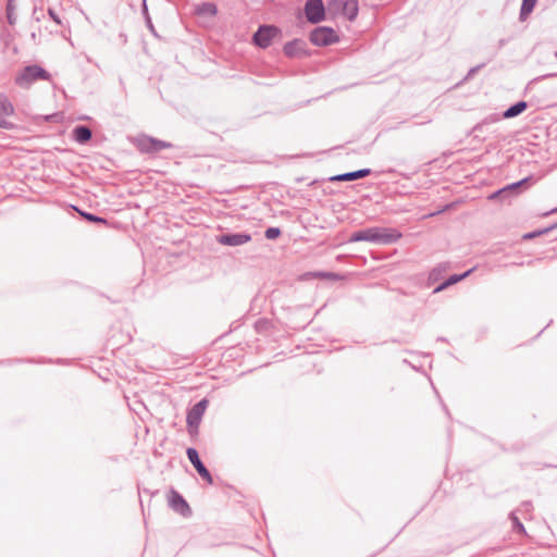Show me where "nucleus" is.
<instances>
[{
    "label": "nucleus",
    "mask_w": 557,
    "mask_h": 557,
    "mask_svg": "<svg viewBox=\"0 0 557 557\" xmlns=\"http://www.w3.org/2000/svg\"><path fill=\"white\" fill-rule=\"evenodd\" d=\"M51 75L39 65H27L18 72L14 83L21 88H29L36 81H50Z\"/></svg>",
    "instance_id": "obj_1"
},
{
    "label": "nucleus",
    "mask_w": 557,
    "mask_h": 557,
    "mask_svg": "<svg viewBox=\"0 0 557 557\" xmlns=\"http://www.w3.org/2000/svg\"><path fill=\"white\" fill-rule=\"evenodd\" d=\"M209 405V401L203 398L197 404H195L188 411L186 416V424H187V431L190 436H195L198 434V429L200 425V422L202 420V417L207 410V407Z\"/></svg>",
    "instance_id": "obj_2"
},
{
    "label": "nucleus",
    "mask_w": 557,
    "mask_h": 557,
    "mask_svg": "<svg viewBox=\"0 0 557 557\" xmlns=\"http://www.w3.org/2000/svg\"><path fill=\"white\" fill-rule=\"evenodd\" d=\"M309 39L312 45L318 47L330 46L339 40L336 32L326 26L315 27L309 35Z\"/></svg>",
    "instance_id": "obj_3"
},
{
    "label": "nucleus",
    "mask_w": 557,
    "mask_h": 557,
    "mask_svg": "<svg viewBox=\"0 0 557 557\" xmlns=\"http://www.w3.org/2000/svg\"><path fill=\"white\" fill-rule=\"evenodd\" d=\"M280 34L281 29L275 25H261L253 34L252 40L256 46L267 49Z\"/></svg>",
    "instance_id": "obj_4"
},
{
    "label": "nucleus",
    "mask_w": 557,
    "mask_h": 557,
    "mask_svg": "<svg viewBox=\"0 0 557 557\" xmlns=\"http://www.w3.org/2000/svg\"><path fill=\"white\" fill-rule=\"evenodd\" d=\"M171 147L170 143L147 135H141L136 139V148L143 153H157Z\"/></svg>",
    "instance_id": "obj_5"
},
{
    "label": "nucleus",
    "mask_w": 557,
    "mask_h": 557,
    "mask_svg": "<svg viewBox=\"0 0 557 557\" xmlns=\"http://www.w3.org/2000/svg\"><path fill=\"white\" fill-rule=\"evenodd\" d=\"M305 15L309 23L318 24L325 18V8L322 0H307Z\"/></svg>",
    "instance_id": "obj_6"
},
{
    "label": "nucleus",
    "mask_w": 557,
    "mask_h": 557,
    "mask_svg": "<svg viewBox=\"0 0 557 557\" xmlns=\"http://www.w3.org/2000/svg\"><path fill=\"white\" fill-rule=\"evenodd\" d=\"M186 455L190 463L195 467L198 474L205 480L208 484H213V479L209 470L206 468L203 462L199 458V454L196 448L188 447L186 449Z\"/></svg>",
    "instance_id": "obj_7"
},
{
    "label": "nucleus",
    "mask_w": 557,
    "mask_h": 557,
    "mask_svg": "<svg viewBox=\"0 0 557 557\" xmlns=\"http://www.w3.org/2000/svg\"><path fill=\"white\" fill-rule=\"evenodd\" d=\"M169 506L175 512L182 515L183 517H189L191 515V509L185 498L175 490H171L169 497Z\"/></svg>",
    "instance_id": "obj_8"
},
{
    "label": "nucleus",
    "mask_w": 557,
    "mask_h": 557,
    "mask_svg": "<svg viewBox=\"0 0 557 557\" xmlns=\"http://www.w3.org/2000/svg\"><path fill=\"white\" fill-rule=\"evenodd\" d=\"M283 52L288 58H304L308 55L307 45L302 39H293L283 47Z\"/></svg>",
    "instance_id": "obj_9"
},
{
    "label": "nucleus",
    "mask_w": 557,
    "mask_h": 557,
    "mask_svg": "<svg viewBox=\"0 0 557 557\" xmlns=\"http://www.w3.org/2000/svg\"><path fill=\"white\" fill-rule=\"evenodd\" d=\"M383 239V232L379 227L366 228L355 232L351 235L352 242L379 243Z\"/></svg>",
    "instance_id": "obj_10"
},
{
    "label": "nucleus",
    "mask_w": 557,
    "mask_h": 557,
    "mask_svg": "<svg viewBox=\"0 0 557 557\" xmlns=\"http://www.w3.org/2000/svg\"><path fill=\"white\" fill-rule=\"evenodd\" d=\"M219 243L226 246H240L251 240V236L247 233L222 234Z\"/></svg>",
    "instance_id": "obj_11"
},
{
    "label": "nucleus",
    "mask_w": 557,
    "mask_h": 557,
    "mask_svg": "<svg viewBox=\"0 0 557 557\" xmlns=\"http://www.w3.org/2000/svg\"><path fill=\"white\" fill-rule=\"evenodd\" d=\"M530 181L529 177H525L517 183H512L495 193H493L491 196H490V199H497V198H500V199H507L509 197V195L516 190L517 188H519L520 186L527 184L528 182Z\"/></svg>",
    "instance_id": "obj_12"
},
{
    "label": "nucleus",
    "mask_w": 557,
    "mask_h": 557,
    "mask_svg": "<svg viewBox=\"0 0 557 557\" xmlns=\"http://www.w3.org/2000/svg\"><path fill=\"white\" fill-rule=\"evenodd\" d=\"M92 132L88 126L78 125L73 129V139L79 144H85L91 139Z\"/></svg>",
    "instance_id": "obj_13"
},
{
    "label": "nucleus",
    "mask_w": 557,
    "mask_h": 557,
    "mask_svg": "<svg viewBox=\"0 0 557 557\" xmlns=\"http://www.w3.org/2000/svg\"><path fill=\"white\" fill-rule=\"evenodd\" d=\"M472 272V269L471 270H468L467 272L462 273V274H454V275H450L447 280H445L442 284H440L437 287L434 288L433 293L434 294H437L444 289H446L447 287L462 281L463 278H466L470 273Z\"/></svg>",
    "instance_id": "obj_14"
},
{
    "label": "nucleus",
    "mask_w": 557,
    "mask_h": 557,
    "mask_svg": "<svg viewBox=\"0 0 557 557\" xmlns=\"http://www.w3.org/2000/svg\"><path fill=\"white\" fill-rule=\"evenodd\" d=\"M342 13L345 17H347L349 21H352L356 18L358 14V2L357 0H344V3H342Z\"/></svg>",
    "instance_id": "obj_15"
},
{
    "label": "nucleus",
    "mask_w": 557,
    "mask_h": 557,
    "mask_svg": "<svg viewBox=\"0 0 557 557\" xmlns=\"http://www.w3.org/2000/svg\"><path fill=\"white\" fill-rule=\"evenodd\" d=\"M449 269V263L442 262L438 263L436 267H434L428 277V284H434L435 282L440 281L444 273Z\"/></svg>",
    "instance_id": "obj_16"
},
{
    "label": "nucleus",
    "mask_w": 557,
    "mask_h": 557,
    "mask_svg": "<svg viewBox=\"0 0 557 557\" xmlns=\"http://www.w3.org/2000/svg\"><path fill=\"white\" fill-rule=\"evenodd\" d=\"M14 114V106L9 99V97L4 94H0V115L7 119Z\"/></svg>",
    "instance_id": "obj_17"
},
{
    "label": "nucleus",
    "mask_w": 557,
    "mask_h": 557,
    "mask_svg": "<svg viewBox=\"0 0 557 557\" xmlns=\"http://www.w3.org/2000/svg\"><path fill=\"white\" fill-rule=\"evenodd\" d=\"M528 104L525 101H518L517 103L512 104L511 107H509L504 113H503V117L504 119H511V117H515L519 114H521L525 109H527Z\"/></svg>",
    "instance_id": "obj_18"
},
{
    "label": "nucleus",
    "mask_w": 557,
    "mask_h": 557,
    "mask_svg": "<svg viewBox=\"0 0 557 557\" xmlns=\"http://www.w3.org/2000/svg\"><path fill=\"white\" fill-rule=\"evenodd\" d=\"M253 327L258 334L265 335L273 329V323L267 318H260L255 322Z\"/></svg>",
    "instance_id": "obj_19"
},
{
    "label": "nucleus",
    "mask_w": 557,
    "mask_h": 557,
    "mask_svg": "<svg viewBox=\"0 0 557 557\" xmlns=\"http://www.w3.org/2000/svg\"><path fill=\"white\" fill-rule=\"evenodd\" d=\"M536 4V0H522L519 18L520 21H524L530 13L533 11Z\"/></svg>",
    "instance_id": "obj_20"
},
{
    "label": "nucleus",
    "mask_w": 557,
    "mask_h": 557,
    "mask_svg": "<svg viewBox=\"0 0 557 557\" xmlns=\"http://www.w3.org/2000/svg\"><path fill=\"white\" fill-rule=\"evenodd\" d=\"M197 13L201 15H215L218 12V8L212 2H203L197 7Z\"/></svg>",
    "instance_id": "obj_21"
},
{
    "label": "nucleus",
    "mask_w": 557,
    "mask_h": 557,
    "mask_svg": "<svg viewBox=\"0 0 557 557\" xmlns=\"http://www.w3.org/2000/svg\"><path fill=\"white\" fill-rule=\"evenodd\" d=\"M401 237V234L395 228H385V245L394 243Z\"/></svg>",
    "instance_id": "obj_22"
},
{
    "label": "nucleus",
    "mask_w": 557,
    "mask_h": 557,
    "mask_svg": "<svg viewBox=\"0 0 557 557\" xmlns=\"http://www.w3.org/2000/svg\"><path fill=\"white\" fill-rule=\"evenodd\" d=\"M14 0H8V3H7V18H8V23L10 25H14L15 23V15H14V10H15V7H14Z\"/></svg>",
    "instance_id": "obj_23"
},
{
    "label": "nucleus",
    "mask_w": 557,
    "mask_h": 557,
    "mask_svg": "<svg viewBox=\"0 0 557 557\" xmlns=\"http://www.w3.org/2000/svg\"><path fill=\"white\" fill-rule=\"evenodd\" d=\"M358 180L356 171L354 172H347L344 174L336 175L331 178V181H337V182H348V181H355Z\"/></svg>",
    "instance_id": "obj_24"
},
{
    "label": "nucleus",
    "mask_w": 557,
    "mask_h": 557,
    "mask_svg": "<svg viewBox=\"0 0 557 557\" xmlns=\"http://www.w3.org/2000/svg\"><path fill=\"white\" fill-rule=\"evenodd\" d=\"M81 215L89 221V222H92V223H99V224H104L107 225L108 224V221L101 216H98V215H95L92 213H87V212H81Z\"/></svg>",
    "instance_id": "obj_25"
},
{
    "label": "nucleus",
    "mask_w": 557,
    "mask_h": 557,
    "mask_svg": "<svg viewBox=\"0 0 557 557\" xmlns=\"http://www.w3.org/2000/svg\"><path fill=\"white\" fill-rule=\"evenodd\" d=\"M509 517L512 521L513 530L519 533H525V529L523 524L520 522L519 518L516 516V513L511 512Z\"/></svg>",
    "instance_id": "obj_26"
},
{
    "label": "nucleus",
    "mask_w": 557,
    "mask_h": 557,
    "mask_svg": "<svg viewBox=\"0 0 557 557\" xmlns=\"http://www.w3.org/2000/svg\"><path fill=\"white\" fill-rule=\"evenodd\" d=\"M281 235L278 227H269L265 230L264 236L267 239H275Z\"/></svg>",
    "instance_id": "obj_27"
},
{
    "label": "nucleus",
    "mask_w": 557,
    "mask_h": 557,
    "mask_svg": "<svg viewBox=\"0 0 557 557\" xmlns=\"http://www.w3.org/2000/svg\"><path fill=\"white\" fill-rule=\"evenodd\" d=\"M499 121V116L496 115V114H493V115H490L487 117H485L482 122H480L476 126H475V129H482V127L486 124H490V123H495Z\"/></svg>",
    "instance_id": "obj_28"
},
{
    "label": "nucleus",
    "mask_w": 557,
    "mask_h": 557,
    "mask_svg": "<svg viewBox=\"0 0 557 557\" xmlns=\"http://www.w3.org/2000/svg\"><path fill=\"white\" fill-rule=\"evenodd\" d=\"M342 3H344V0H332L329 2V11L338 12L342 10Z\"/></svg>",
    "instance_id": "obj_29"
},
{
    "label": "nucleus",
    "mask_w": 557,
    "mask_h": 557,
    "mask_svg": "<svg viewBox=\"0 0 557 557\" xmlns=\"http://www.w3.org/2000/svg\"><path fill=\"white\" fill-rule=\"evenodd\" d=\"M48 14L54 23H57L58 25L62 24L61 18L59 17V15L57 14V12L53 9L49 8Z\"/></svg>",
    "instance_id": "obj_30"
},
{
    "label": "nucleus",
    "mask_w": 557,
    "mask_h": 557,
    "mask_svg": "<svg viewBox=\"0 0 557 557\" xmlns=\"http://www.w3.org/2000/svg\"><path fill=\"white\" fill-rule=\"evenodd\" d=\"M14 127L13 123L9 122L7 119L0 115V128L12 129Z\"/></svg>",
    "instance_id": "obj_31"
},
{
    "label": "nucleus",
    "mask_w": 557,
    "mask_h": 557,
    "mask_svg": "<svg viewBox=\"0 0 557 557\" xmlns=\"http://www.w3.org/2000/svg\"><path fill=\"white\" fill-rule=\"evenodd\" d=\"M356 173H357V177L358 178H362V177L367 176L370 173V170L369 169H361V170L356 171Z\"/></svg>",
    "instance_id": "obj_32"
},
{
    "label": "nucleus",
    "mask_w": 557,
    "mask_h": 557,
    "mask_svg": "<svg viewBox=\"0 0 557 557\" xmlns=\"http://www.w3.org/2000/svg\"><path fill=\"white\" fill-rule=\"evenodd\" d=\"M145 20H146V24H147V26L149 27V29H150L151 32H154V27H153V24H152V22H151L150 16H149V15H147V17H146Z\"/></svg>",
    "instance_id": "obj_33"
},
{
    "label": "nucleus",
    "mask_w": 557,
    "mask_h": 557,
    "mask_svg": "<svg viewBox=\"0 0 557 557\" xmlns=\"http://www.w3.org/2000/svg\"><path fill=\"white\" fill-rule=\"evenodd\" d=\"M143 13L145 15V18L147 17V15H149L146 0H143Z\"/></svg>",
    "instance_id": "obj_34"
},
{
    "label": "nucleus",
    "mask_w": 557,
    "mask_h": 557,
    "mask_svg": "<svg viewBox=\"0 0 557 557\" xmlns=\"http://www.w3.org/2000/svg\"><path fill=\"white\" fill-rule=\"evenodd\" d=\"M480 67H481V65L475 66V67H472V69L469 71L468 76H471L472 74H474V73H475Z\"/></svg>",
    "instance_id": "obj_35"
},
{
    "label": "nucleus",
    "mask_w": 557,
    "mask_h": 557,
    "mask_svg": "<svg viewBox=\"0 0 557 557\" xmlns=\"http://www.w3.org/2000/svg\"><path fill=\"white\" fill-rule=\"evenodd\" d=\"M522 507L525 508V510H529V508L531 507V504L525 502L522 504Z\"/></svg>",
    "instance_id": "obj_36"
},
{
    "label": "nucleus",
    "mask_w": 557,
    "mask_h": 557,
    "mask_svg": "<svg viewBox=\"0 0 557 557\" xmlns=\"http://www.w3.org/2000/svg\"><path fill=\"white\" fill-rule=\"evenodd\" d=\"M533 236H534L533 234L525 235V237H529V238H531Z\"/></svg>",
    "instance_id": "obj_37"
},
{
    "label": "nucleus",
    "mask_w": 557,
    "mask_h": 557,
    "mask_svg": "<svg viewBox=\"0 0 557 557\" xmlns=\"http://www.w3.org/2000/svg\"><path fill=\"white\" fill-rule=\"evenodd\" d=\"M550 212H557V208H556V209H553Z\"/></svg>",
    "instance_id": "obj_38"
}]
</instances>
